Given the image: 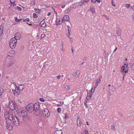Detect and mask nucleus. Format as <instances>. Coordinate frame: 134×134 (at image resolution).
<instances>
[{
    "instance_id": "nucleus-1",
    "label": "nucleus",
    "mask_w": 134,
    "mask_h": 134,
    "mask_svg": "<svg viewBox=\"0 0 134 134\" xmlns=\"http://www.w3.org/2000/svg\"><path fill=\"white\" fill-rule=\"evenodd\" d=\"M39 104L38 102L33 104V111H34L35 114L37 116L40 114L41 111L39 109Z\"/></svg>"
},
{
    "instance_id": "nucleus-2",
    "label": "nucleus",
    "mask_w": 134,
    "mask_h": 134,
    "mask_svg": "<svg viewBox=\"0 0 134 134\" xmlns=\"http://www.w3.org/2000/svg\"><path fill=\"white\" fill-rule=\"evenodd\" d=\"M9 107L11 110H14L16 109V111H18V108H17V106L16 104L12 101H10L9 103Z\"/></svg>"
},
{
    "instance_id": "nucleus-3",
    "label": "nucleus",
    "mask_w": 134,
    "mask_h": 134,
    "mask_svg": "<svg viewBox=\"0 0 134 134\" xmlns=\"http://www.w3.org/2000/svg\"><path fill=\"white\" fill-rule=\"evenodd\" d=\"M33 104L32 103L29 104L26 107V110L29 113H31L33 111Z\"/></svg>"
},
{
    "instance_id": "nucleus-4",
    "label": "nucleus",
    "mask_w": 134,
    "mask_h": 134,
    "mask_svg": "<svg viewBox=\"0 0 134 134\" xmlns=\"http://www.w3.org/2000/svg\"><path fill=\"white\" fill-rule=\"evenodd\" d=\"M13 123L11 120H7V130H11L13 128Z\"/></svg>"
},
{
    "instance_id": "nucleus-5",
    "label": "nucleus",
    "mask_w": 134,
    "mask_h": 134,
    "mask_svg": "<svg viewBox=\"0 0 134 134\" xmlns=\"http://www.w3.org/2000/svg\"><path fill=\"white\" fill-rule=\"evenodd\" d=\"M127 63L124 64V66L121 67V71L123 73H127L128 69V68H127Z\"/></svg>"
},
{
    "instance_id": "nucleus-6",
    "label": "nucleus",
    "mask_w": 134,
    "mask_h": 134,
    "mask_svg": "<svg viewBox=\"0 0 134 134\" xmlns=\"http://www.w3.org/2000/svg\"><path fill=\"white\" fill-rule=\"evenodd\" d=\"M50 115L48 110L47 109H44L42 111V115L44 117H47Z\"/></svg>"
},
{
    "instance_id": "nucleus-7",
    "label": "nucleus",
    "mask_w": 134,
    "mask_h": 134,
    "mask_svg": "<svg viewBox=\"0 0 134 134\" xmlns=\"http://www.w3.org/2000/svg\"><path fill=\"white\" fill-rule=\"evenodd\" d=\"M13 121L15 125L18 126L20 125V122L19 119L16 116H15V117L14 118Z\"/></svg>"
},
{
    "instance_id": "nucleus-8",
    "label": "nucleus",
    "mask_w": 134,
    "mask_h": 134,
    "mask_svg": "<svg viewBox=\"0 0 134 134\" xmlns=\"http://www.w3.org/2000/svg\"><path fill=\"white\" fill-rule=\"evenodd\" d=\"M19 114L20 117H21L22 118L24 117L27 115V112L24 110L20 111Z\"/></svg>"
},
{
    "instance_id": "nucleus-9",
    "label": "nucleus",
    "mask_w": 134,
    "mask_h": 134,
    "mask_svg": "<svg viewBox=\"0 0 134 134\" xmlns=\"http://www.w3.org/2000/svg\"><path fill=\"white\" fill-rule=\"evenodd\" d=\"M10 112H9L8 113H5L4 115H8V120H11L12 121V120H13L14 119V118L15 117V116H13L12 115L10 114Z\"/></svg>"
},
{
    "instance_id": "nucleus-10",
    "label": "nucleus",
    "mask_w": 134,
    "mask_h": 134,
    "mask_svg": "<svg viewBox=\"0 0 134 134\" xmlns=\"http://www.w3.org/2000/svg\"><path fill=\"white\" fill-rule=\"evenodd\" d=\"M80 72L79 70L77 69L76 70V72L72 74V76L74 77H76V78L77 77L80 73Z\"/></svg>"
},
{
    "instance_id": "nucleus-11",
    "label": "nucleus",
    "mask_w": 134,
    "mask_h": 134,
    "mask_svg": "<svg viewBox=\"0 0 134 134\" xmlns=\"http://www.w3.org/2000/svg\"><path fill=\"white\" fill-rule=\"evenodd\" d=\"M23 87L24 86L23 85H20L18 87H16L15 90H16V89H17L18 91V90L20 91H22L23 90Z\"/></svg>"
},
{
    "instance_id": "nucleus-12",
    "label": "nucleus",
    "mask_w": 134,
    "mask_h": 134,
    "mask_svg": "<svg viewBox=\"0 0 134 134\" xmlns=\"http://www.w3.org/2000/svg\"><path fill=\"white\" fill-rule=\"evenodd\" d=\"M17 38H12L11 39L9 43H14V44H15V43H17Z\"/></svg>"
},
{
    "instance_id": "nucleus-13",
    "label": "nucleus",
    "mask_w": 134,
    "mask_h": 134,
    "mask_svg": "<svg viewBox=\"0 0 134 134\" xmlns=\"http://www.w3.org/2000/svg\"><path fill=\"white\" fill-rule=\"evenodd\" d=\"M11 43H9V45L10 47L12 49H14L15 48L16 46V43L14 44V43H12L11 42Z\"/></svg>"
},
{
    "instance_id": "nucleus-14",
    "label": "nucleus",
    "mask_w": 134,
    "mask_h": 134,
    "mask_svg": "<svg viewBox=\"0 0 134 134\" xmlns=\"http://www.w3.org/2000/svg\"><path fill=\"white\" fill-rule=\"evenodd\" d=\"M30 119V117L29 116L27 115L24 117L23 118V120L24 121H28Z\"/></svg>"
},
{
    "instance_id": "nucleus-15",
    "label": "nucleus",
    "mask_w": 134,
    "mask_h": 134,
    "mask_svg": "<svg viewBox=\"0 0 134 134\" xmlns=\"http://www.w3.org/2000/svg\"><path fill=\"white\" fill-rule=\"evenodd\" d=\"M56 25H59L62 22V21H61V20L59 18H57L56 19Z\"/></svg>"
},
{
    "instance_id": "nucleus-16",
    "label": "nucleus",
    "mask_w": 134,
    "mask_h": 134,
    "mask_svg": "<svg viewBox=\"0 0 134 134\" xmlns=\"http://www.w3.org/2000/svg\"><path fill=\"white\" fill-rule=\"evenodd\" d=\"M14 64V61L13 60L10 61L7 65V67H9L12 65Z\"/></svg>"
},
{
    "instance_id": "nucleus-17",
    "label": "nucleus",
    "mask_w": 134,
    "mask_h": 134,
    "mask_svg": "<svg viewBox=\"0 0 134 134\" xmlns=\"http://www.w3.org/2000/svg\"><path fill=\"white\" fill-rule=\"evenodd\" d=\"M81 121L79 118H78L77 120V124L78 126H80L81 124Z\"/></svg>"
},
{
    "instance_id": "nucleus-18",
    "label": "nucleus",
    "mask_w": 134,
    "mask_h": 134,
    "mask_svg": "<svg viewBox=\"0 0 134 134\" xmlns=\"http://www.w3.org/2000/svg\"><path fill=\"white\" fill-rule=\"evenodd\" d=\"M20 36L19 35V33H16L14 35V38H16V37H17V39H19V38H20Z\"/></svg>"
},
{
    "instance_id": "nucleus-19",
    "label": "nucleus",
    "mask_w": 134,
    "mask_h": 134,
    "mask_svg": "<svg viewBox=\"0 0 134 134\" xmlns=\"http://www.w3.org/2000/svg\"><path fill=\"white\" fill-rule=\"evenodd\" d=\"M64 19L65 21H69V16L67 15H65L64 16Z\"/></svg>"
},
{
    "instance_id": "nucleus-20",
    "label": "nucleus",
    "mask_w": 134,
    "mask_h": 134,
    "mask_svg": "<svg viewBox=\"0 0 134 134\" xmlns=\"http://www.w3.org/2000/svg\"><path fill=\"white\" fill-rule=\"evenodd\" d=\"M14 52V51H10L9 52V53H8V56H10L11 57H13V55H12L11 53H13V52Z\"/></svg>"
},
{
    "instance_id": "nucleus-21",
    "label": "nucleus",
    "mask_w": 134,
    "mask_h": 134,
    "mask_svg": "<svg viewBox=\"0 0 134 134\" xmlns=\"http://www.w3.org/2000/svg\"><path fill=\"white\" fill-rule=\"evenodd\" d=\"M62 131L60 130H56L54 134H62Z\"/></svg>"
},
{
    "instance_id": "nucleus-22",
    "label": "nucleus",
    "mask_w": 134,
    "mask_h": 134,
    "mask_svg": "<svg viewBox=\"0 0 134 134\" xmlns=\"http://www.w3.org/2000/svg\"><path fill=\"white\" fill-rule=\"evenodd\" d=\"M67 27H68V29L69 34V35H70V33H71V28H70V27L69 26H67Z\"/></svg>"
},
{
    "instance_id": "nucleus-23",
    "label": "nucleus",
    "mask_w": 134,
    "mask_h": 134,
    "mask_svg": "<svg viewBox=\"0 0 134 134\" xmlns=\"http://www.w3.org/2000/svg\"><path fill=\"white\" fill-rule=\"evenodd\" d=\"M34 10L36 13H40V12L41 11V10L38 9H35Z\"/></svg>"
},
{
    "instance_id": "nucleus-24",
    "label": "nucleus",
    "mask_w": 134,
    "mask_h": 134,
    "mask_svg": "<svg viewBox=\"0 0 134 134\" xmlns=\"http://www.w3.org/2000/svg\"><path fill=\"white\" fill-rule=\"evenodd\" d=\"M100 78H99L97 79L96 82V83L98 84H99L100 83Z\"/></svg>"
},
{
    "instance_id": "nucleus-25",
    "label": "nucleus",
    "mask_w": 134,
    "mask_h": 134,
    "mask_svg": "<svg viewBox=\"0 0 134 134\" xmlns=\"http://www.w3.org/2000/svg\"><path fill=\"white\" fill-rule=\"evenodd\" d=\"M116 32L118 35L120 36V35L121 32L119 29L117 30Z\"/></svg>"
},
{
    "instance_id": "nucleus-26",
    "label": "nucleus",
    "mask_w": 134,
    "mask_h": 134,
    "mask_svg": "<svg viewBox=\"0 0 134 134\" xmlns=\"http://www.w3.org/2000/svg\"><path fill=\"white\" fill-rule=\"evenodd\" d=\"M14 19L16 22H19L20 20H21V19H18L16 17H15Z\"/></svg>"
},
{
    "instance_id": "nucleus-27",
    "label": "nucleus",
    "mask_w": 134,
    "mask_h": 134,
    "mask_svg": "<svg viewBox=\"0 0 134 134\" xmlns=\"http://www.w3.org/2000/svg\"><path fill=\"white\" fill-rule=\"evenodd\" d=\"M91 98V96H90L88 95V93L87 96L86 97V99L88 100H90Z\"/></svg>"
},
{
    "instance_id": "nucleus-28",
    "label": "nucleus",
    "mask_w": 134,
    "mask_h": 134,
    "mask_svg": "<svg viewBox=\"0 0 134 134\" xmlns=\"http://www.w3.org/2000/svg\"><path fill=\"white\" fill-rule=\"evenodd\" d=\"M130 6V5L129 4H127L125 5V7L127 8H129Z\"/></svg>"
},
{
    "instance_id": "nucleus-29",
    "label": "nucleus",
    "mask_w": 134,
    "mask_h": 134,
    "mask_svg": "<svg viewBox=\"0 0 134 134\" xmlns=\"http://www.w3.org/2000/svg\"><path fill=\"white\" fill-rule=\"evenodd\" d=\"M15 2L14 0H10V2L12 4H13L14 6V3Z\"/></svg>"
},
{
    "instance_id": "nucleus-30",
    "label": "nucleus",
    "mask_w": 134,
    "mask_h": 134,
    "mask_svg": "<svg viewBox=\"0 0 134 134\" xmlns=\"http://www.w3.org/2000/svg\"><path fill=\"white\" fill-rule=\"evenodd\" d=\"M90 8L91 10L92 11V12L93 13H94L95 11V9H94V8L92 7L91 8V7H90Z\"/></svg>"
},
{
    "instance_id": "nucleus-31",
    "label": "nucleus",
    "mask_w": 134,
    "mask_h": 134,
    "mask_svg": "<svg viewBox=\"0 0 134 134\" xmlns=\"http://www.w3.org/2000/svg\"><path fill=\"white\" fill-rule=\"evenodd\" d=\"M33 16L35 18H36L38 17L37 14L35 13H34L33 15Z\"/></svg>"
},
{
    "instance_id": "nucleus-32",
    "label": "nucleus",
    "mask_w": 134,
    "mask_h": 134,
    "mask_svg": "<svg viewBox=\"0 0 134 134\" xmlns=\"http://www.w3.org/2000/svg\"><path fill=\"white\" fill-rule=\"evenodd\" d=\"M57 110V112L58 113H60L61 111V109L60 108H58Z\"/></svg>"
},
{
    "instance_id": "nucleus-33",
    "label": "nucleus",
    "mask_w": 134,
    "mask_h": 134,
    "mask_svg": "<svg viewBox=\"0 0 134 134\" xmlns=\"http://www.w3.org/2000/svg\"><path fill=\"white\" fill-rule=\"evenodd\" d=\"M69 118V116L68 114H66L65 115V119H67Z\"/></svg>"
},
{
    "instance_id": "nucleus-34",
    "label": "nucleus",
    "mask_w": 134,
    "mask_h": 134,
    "mask_svg": "<svg viewBox=\"0 0 134 134\" xmlns=\"http://www.w3.org/2000/svg\"><path fill=\"white\" fill-rule=\"evenodd\" d=\"M24 20H23V21H29L30 19L29 18H26L25 19H23Z\"/></svg>"
},
{
    "instance_id": "nucleus-35",
    "label": "nucleus",
    "mask_w": 134,
    "mask_h": 134,
    "mask_svg": "<svg viewBox=\"0 0 134 134\" xmlns=\"http://www.w3.org/2000/svg\"><path fill=\"white\" fill-rule=\"evenodd\" d=\"M111 128L112 129H113V130H115V127L113 126V125H112L111 126Z\"/></svg>"
},
{
    "instance_id": "nucleus-36",
    "label": "nucleus",
    "mask_w": 134,
    "mask_h": 134,
    "mask_svg": "<svg viewBox=\"0 0 134 134\" xmlns=\"http://www.w3.org/2000/svg\"><path fill=\"white\" fill-rule=\"evenodd\" d=\"M39 100L41 102H44L45 101L42 98H40L39 99Z\"/></svg>"
},
{
    "instance_id": "nucleus-37",
    "label": "nucleus",
    "mask_w": 134,
    "mask_h": 134,
    "mask_svg": "<svg viewBox=\"0 0 134 134\" xmlns=\"http://www.w3.org/2000/svg\"><path fill=\"white\" fill-rule=\"evenodd\" d=\"M65 88L67 90V91H69L70 90V88H69L68 86H66L65 87Z\"/></svg>"
},
{
    "instance_id": "nucleus-38",
    "label": "nucleus",
    "mask_w": 134,
    "mask_h": 134,
    "mask_svg": "<svg viewBox=\"0 0 134 134\" xmlns=\"http://www.w3.org/2000/svg\"><path fill=\"white\" fill-rule=\"evenodd\" d=\"M12 91L13 92L14 94V95H15L16 93V92L15 90L14 89H12Z\"/></svg>"
},
{
    "instance_id": "nucleus-39",
    "label": "nucleus",
    "mask_w": 134,
    "mask_h": 134,
    "mask_svg": "<svg viewBox=\"0 0 134 134\" xmlns=\"http://www.w3.org/2000/svg\"><path fill=\"white\" fill-rule=\"evenodd\" d=\"M32 4L33 5H35V0H32Z\"/></svg>"
},
{
    "instance_id": "nucleus-40",
    "label": "nucleus",
    "mask_w": 134,
    "mask_h": 134,
    "mask_svg": "<svg viewBox=\"0 0 134 134\" xmlns=\"http://www.w3.org/2000/svg\"><path fill=\"white\" fill-rule=\"evenodd\" d=\"M84 132L85 133V134H88V132L86 130H84Z\"/></svg>"
},
{
    "instance_id": "nucleus-41",
    "label": "nucleus",
    "mask_w": 134,
    "mask_h": 134,
    "mask_svg": "<svg viewBox=\"0 0 134 134\" xmlns=\"http://www.w3.org/2000/svg\"><path fill=\"white\" fill-rule=\"evenodd\" d=\"M18 10L19 11H21V10L22 9L20 7H18Z\"/></svg>"
},
{
    "instance_id": "nucleus-42",
    "label": "nucleus",
    "mask_w": 134,
    "mask_h": 134,
    "mask_svg": "<svg viewBox=\"0 0 134 134\" xmlns=\"http://www.w3.org/2000/svg\"><path fill=\"white\" fill-rule=\"evenodd\" d=\"M96 0L95 1V0H91V2L94 4L96 3Z\"/></svg>"
},
{
    "instance_id": "nucleus-43",
    "label": "nucleus",
    "mask_w": 134,
    "mask_h": 134,
    "mask_svg": "<svg viewBox=\"0 0 134 134\" xmlns=\"http://www.w3.org/2000/svg\"><path fill=\"white\" fill-rule=\"evenodd\" d=\"M84 2H85L86 3V4L90 0H83Z\"/></svg>"
},
{
    "instance_id": "nucleus-44",
    "label": "nucleus",
    "mask_w": 134,
    "mask_h": 134,
    "mask_svg": "<svg viewBox=\"0 0 134 134\" xmlns=\"http://www.w3.org/2000/svg\"><path fill=\"white\" fill-rule=\"evenodd\" d=\"M61 76V75L57 76H56V77L57 79H60Z\"/></svg>"
},
{
    "instance_id": "nucleus-45",
    "label": "nucleus",
    "mask_w": 134,
    "mask_h": 134,
    "mask_svg": "<svg viewBox=\"0 0 134 134\" xmlns=\"http://www.w3.org/2000/svg\"><path fill=\"white\" fill-rule=\"evenodd\" d=\"M132 68V70H133V71H134V65H133H133H132V67H131Z\"/></svg>"
},
{
    "instance_id": "nucleus-46",
    "label": "nucleus",
    "mask_w": 134,
    "mask_h": 134,
    "mask_svg": "<svg viewBox=\"0 0 134 134\" xmlns=\"http://www.w3.org/2000/svg\"><path fill=\"white\" fill-rule=\"evenodd\" d=\"M45 36V34H42L41 35V37L42 38H43Z\"/></svg>"
},
{
    "instance_id": "nucleus-47",
    "label": "nucleus",
    "mask_w": 134,
    "mask_h": 134,
    "mask_svg": "<svg viewBox=\"0 0 134 134\" xmlns=\"http://www.w3.org/2000/svg\"><path fill=\"white\" fill-rule=\"evenodd\" d=\"M3 90L2 89H1L0 90V93H1V94H0V95L1 96V95L2 94V92H3Z\"/></svg>"
},
{
    "instance_id": "nucleus-48",
    "label": "nucleus",
    "mask_w": 134,
    "mask_h": 134,
    "mask_svg": "<svg viewBox=\"0 0 134 134\" xmlns=\"http://www.w3.org/2000/svg\"><path fill=\"white\" fill-rule=\"evenodd\" d=\"M87 57H85L83 59V60L85 61L87 59Z\"/></svg>"
},
{
    "instance_id": "nucleus-49",
    "label": "nucleus",
    "mask_w": 134,
    "mask_h": 134,
    "mask_svg": "<svg viewBox=\"0 0 134 134\" xmlns=\"http://www.w3.org/2000/svg\"><path fill=\"white\" fill-rule=\"evenodd\" d=\"M44 23H43L41 25V27H44Z\"/></svg>"
},
{
    "instance_id": "nucleus-50",
    "label": "nucleus",
    "mask_w": 134,
    "mask_h": 134,
    "mask_svg": "<svg viewBox=\"0 0 134 134\" xmlns=\"http://www.w3.org/2000/svg\"><path fill=\"white\" fill-rule=\"evenodd\" d=\"M94 90H95V88L94 87V89H93V88H92L91 89V92H92V90H93V93L94 91Z\"/></svg>"
},
{
    "instance_id": "nucleus-51",
    "label": "nucleus",
    "mask_w": 134,
    "mask_h": 134,
    "mask_svg": "<svg viewBox=\"0 0 134 134\" xmlns=\"http://www.w3.org/2000/svg\"><path fill=\"white\" fill-rule=\"evenodd\" d=\"M98 84H97V83H96L95 85V86H94V88L95 87L96 88L97 87V86H98Z\"/></svg>"
},
{
    "instance_id": "nucleus-52",
    "label": "nucleus",
    "mask_w": 134,
    "mask_h": 134,
    "mask_svg": "<svg viewBox=\"0 0 134 134\" xmlns=\"http://www.w3.org/2000/svg\"><path fill=\"white\" fill-rule=\"evenodd\" d=\"M131 9H132L134 11V5L131 7Z\"/></svg>"
},
{
    "instance_id": "nucleus-53",
    "label": "nucleus",
    "mask_w": 134,
    "mask_h": 134,
    "mask_svg": "<svg viewBox=\"0 0 134 134\" xmlns=\"http://www.w3.org/2000/svg\"><path fill=\"white\" fill-rule=\"evenodd\" d=\"M70 10V9H69V8H68L66 10H65V12H66V13H67V12L68 11H69Z\"/></svg>"
},
{
    "instance_id": "nucleus-54",
    "label": "nucleus",
    "mask_w": 134,
    "mask_h": 134,
    "mask_svg": "<svg viewBox=\"0 0 134 134\" xmlns=\"http://www.w3.org/2000/svg\"><path fill=\"white\" fill-rule=\"evenodd\" d=\"M81 1V2L82 3V4H85V2H84L83 0H82Z\"/></svg>"
},
{
    "instance_id": "nucleus-55",
    "label": "nucleus",
    "mask_w": 134,
    "mask_h": 134,
    "mask_svg": "<svg viewBox=\"0 0 134 134\" xmlns=\"http://www.w3.org/2000/svg\"><path fill=\"white\" fill-rule=\"evenodd\" d=\"M96 1L100 3V2L101 0H96Z\"/></svg>"
},
{
    "instance_id": "nucleus-56",
    "label": "nucleus",
    "mask_w": 134,
    "mask_h": 134,
    "mask_svg": "<svg viewBox=\"0 0 134 134\" xmlns=\"http://www.w3.org/2000/svg\"><path fill=\"white\" fill-rule=\"evenodd\" d=\"M65 5H62L61 6V7L62 8H64V7H65Z\"/></svg>"
},
{
    "instance_id": "nucleus-57",
    "label": "nucleus",
    "mask_w": 134,
    "mask_h": 134,
    "mask_svg": "<svg viewBox=\"0 0 134 134\" xmlns=\"http://www.w3.org/2000/svg\"><path fill=\"white\" fill-rule=\"evenodd\" d=\"M18 6H16L14 7V9H18Z\"/></svg>"
},
{
    "instance_id": "nucleus-58",
    "label": "nucleus",
    "mask_w": 134,
    "mask_h": 134,
    "mask_svg": "<svg viewBox=\"0 0 134 134\" xmlns=\"http://www.w3.org/2000/svg\"><path fill=\"white\" fill-rule=\"evenodd\" d=\"M3 30V27H2V28L1 27V26L0 27V30L1 31H2V30Z\"/></svg>"
},
{
    "instance_id": "nucleus-59",
    "label": "nucleus",
    "mask_w": 134,
    "mask_h": 134,
    "mask_svg": "<svg viewBox=\"0 0 134 134\" xmlns=\"http://www.w3.org/2000/svg\"><path fill=\"white\" fill-rule=\"evenodd\" d=\"M51 14V13L50 12H49L48 13L47 15L48 16L49 15Z\"/></svg>"
},
{
    "instance_id": "nucleus-60",
    "label": "nucleus",
    "mask_w": 134,
    "mask_h": 134,
    "mask_svg": "<svg viewBox=\"0 0 134 134\" xmlns=\"http://www.w3.org/2000/svg\"><path fill=\"white\" fill-rule=\"evenodd\" d=\"M62 45H61V47H62L61 48H62V49L63 48V44L62 43Z\"/></svg>"
},
{
    "instance_id": "nucleus-61",
    "label": "nucleus",
    "mask_w": 134,
    "mask_h": 134,
    "mask_svg": "<svg viewBox=\"0 0 134 134\" xmlns=\"http://www.w3.org/2000/svg\"><path fill=\"white\" fill-rule=\"evenodd\" d=\"M114 2H111V3H112V5H113V6H115V5H114Z\"/></svg>"
},
{
    "instance_id": "nucleus-62",
    "label": "nucleus",
    "mask_w": 134,
    "mask_h": 134,
    "mask_svg": "<svg viewBox=\"0 0 134 134\" xmlns=\"http://www.w3.org/2000/svg\"><path fill=\"white\" fill-rule=\"evenodd\" d=\"M27 23V24L29 26H31V25H32V24H29V23Z\"/></svg>"
},
{
    "instance_id": "nucleus-63",
    "label": "nucleus",
    "mask_w": 134,
    "mask_h": 134,
    "mask_svg": "<svg viewBox=\"0 0 134 134\" xmlns=\"http://www.w3.org/2000/svg\"><path fill=\"white\" fill-rule=\"evenodd\" d=\"M57 105L58 107H61V105L60 104H57Z\"/></svg>"
},
{
    "instance_id": "nucleus-64",
    "label": "nucleus",
    "mask_w": 134,
    "mask_h": 134,
    "mask_svg": "<svg viewBox=\"0 0 134 134\" xmlns=\"http://www.w3.org/2000/svg\"><path fill=\"white\" fill-rule=\"evenodd\" d=\"M117 47H115V49H114V52L116 50V49H117Z\"/></svg>"
}]
</instances>
